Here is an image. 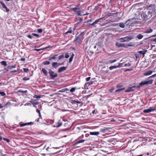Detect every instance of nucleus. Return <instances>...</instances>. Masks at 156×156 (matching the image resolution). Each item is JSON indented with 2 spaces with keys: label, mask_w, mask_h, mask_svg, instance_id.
Listing matches in <instances>:
<instances>
[{
  "label": "nucleus",
  "mask_w": 156,
  "mask_h": 156,
  "mask_svg": "<svg viewBox=\"0 0 156 156\" xmlns=\"http://www.w3.org/2000/svg\"><path fill=\"white\" fill-rule=\"evenodd\" d=\"M139 17L137 18L133 17L131 19H130L128 20L127 22L129 21H131L132 20L137 19L138 20H141L143 19L144 20H146L149 19L151 17V15H149L148 14V12H145L140 13L139 15Z\"/></svg>",
  "instance_id": "f257e3e1"
},
{
  "label": "nucleus",
  "mask_w": 156,
  "mask_h": 156,
  "mask_svg": "<svg viewBox=\"0 0 156 156\" xmlns=\"http://www.w3.org/2000/svg\"><path fill=\"white\" fill-rule=\"evenodd\" d=\"M84 34L83 32L81 33L80 35L75 37L74 41L79 43L84 38Z\"/></svg>",
  "instance_id": "f03ea898"
},
{
  "label": "nucleus",
  "mask_w": 156,
  "mask_h": 156,
  "mask_svg": "<svg viewBox=\"0 0 156 156\" xmlns=\"http://www.w3.org/2000/svg\"><path fill=\"white\" fill-rule=\"evenodd\" d=\"M147 12L148 14L151 15V17L152 15H155L156 13V7L154 6L151 7Z\"/></svg>",
  "instance_id": "7ed1b4c3"
},
{
  "label": "nucleus",
  "mask_w": 156,
  "mask_h": 156,
  "mask_svg": "<svg viewBox=\"0 0 156 156\" xmlns=\"http://www.w3.org/2000/svg\"><path fill=\"white\" fill-rule=\"evenodd\" d=\"M48 71L50 76L52 79H54L58 76V75L56 73H55L51 69H49Z\"/></svg>",
  "instance_id": "20e7f679"
},
{
  "label": "nucleus",
  "mask_w": 156,
  "mask_h": 156,
  "mask_svg": "<svg viewBox=\"0 0 156 156\" xmlns=\"http://www.w3.org/2000/svg\"><path fill=\"white\" fill-rule=\"evenodd\" d=\"M153 80H145L142 81L140 83V85H141L142 86L145 85H148L149 84H151L153 83Z\"/></svg>",
  "instance_id": "39448f33"
},
{
  "label": "nucleus",
  "mask_w": 156,
  "mask_h": 156,
  "mask_svg": "<svg viewBox=\"0 0 156 156\" xmlns=\"http://www.w3.org/2000/svg\"><path fill=\"white\" fill-rule=\"evenodd\" d=\"M155 110V109L152 107H150L148 109L144 110L143 112L145 113H148L152 112H154Z\"/></svg>",
  "instance_id": "423d86ee"
},
{
  "label": "nucleus",
  "mask_w": 156,
  "mask_h": 156,
  "mask_svg": "<svg viewBox=\"0 0 156 156\" xmlns=\"http://www.w3.org/2000/svg\"><path fill=\"white\" fill-rule=\"evenodd\" d=\"M72 9L74 12H77L78 16H81V10L79 8H75Z\"/></svg>",
  "instance_id": "0eeeda50"
},
{
  "label": "nucleus",
  "mask_w": 156,
  "mask_h": 156,
  "mask_svg": "<svg viewBox=\"0 0 156 156\" xmlns=\"http://www.w3.org/2000/svg\"><path fill=\"white\" fill-rule=\"evenodd\" d=\"M119 13H118V12L115 13H112L108 12H107L105 13V15H104V16H105H105H111L115 15Z\"/></svg>",
  "instance_id": "6e6552de"
},
{
  "label": "nucleus",
  "mask_w": 156,
  "mask_h": 156,
  "mask_svg": "<svg viewBox=\"0 0 156 156\" xmlns=\"http://www.w3.org/2000/svg\"><path fill=\"white\" fill-rule=\"evenodd\" d=\"M133 37L131 35H129L124 37V39H125V41H126V42L130 41L133 39Z\"/></svg>",
  "instance_id": "1a4fd4ad"
},
{
  "label": "nucleus",
  "mask_w": 156,
  "mask_h": 156,
  "mask_svg": "<svg viewBox=\"0 0 156 156\" xmlns=\"http://www.w3.org/2000/svg\"><path fill=\"white\" fill-rule=\"evenodd\" d=\"M63 63L60 64L57 62H53L52 64V67L55 68H56L58 66L60 65H63Z\"/></svg>",
  "instance_id": "9d476101"
},
{
  "label": "nucleus",
  "mask_w": 156,
  "mask_h": 156,
  "mask_svg": "<svg viewBox=\"0 0 156 156\" xmlns=\"http://www.w3.org/2000/svg\"><path fill=\"white\" fill-rule=\"evenodd\" d=\"M136 86H133L132 87L129 88L126 90V92H129L130 91H134L135 90V89L134 88Z\"/></svg>",
  "instance_id": "9b49d317"
},
{
  "label": "nucleus",
  "mask_w": 156,
  "mask_h": 156,
  "mask_svg": "<svg viewBox=\"0 0 156 156\" xmlns=\"http://www.w3.org/2000/svg\"><path fill=\"white\" fill-rule=\"evenodd\" d=\"M122 65L121 64L119 63V65L118 66H111L109 67V69L110 70H112V69H115L116 68L118 67H121Z\"/></svg>",
  "instance_id": "f8f14e48"
},
{
  "label": "nucleus",
  "mask_w": 156,
  "mask_h": 156,
  "mask_svg": "<svg viewBox=\"0 0 156 156\" xmlns=\"http://www.w3.org/2000/svg\"><path fill=\"white\" fill-rule=\"evenodd\" d=\"M66 67L64 66L60 68L58 70V72L60 73L62 72L63 71L66 70Z\"/></svg>",
  "instance_id": "ddd939ff"
},
{
  "label": "nucleus",
  "mask_w": 156,
  "mask_h": 156,
  "mask_svg": "<svg viewBox=\"0 0 156 156\" xmlns=\"http://www.w3.org/2000/svg\"><path fill=\"white\" fill-rule=\"evenodd\" d=\"M119 24V26L122 28H124L125 27V24L124 23H119V24L116 23V24H114V26H116L117 25Z\"/></svg>",
  "instance_id": "4468645a"
},
{
  "label": "nucleus",
  "mask_w": 156,
  "mask_h": 156,
  "mask_svg": "<svg viewBox=\"0 0 156 156\" xmlns=\"http://www.w3.org/2000/svg\"><path fill=\"white\" fill-rule=\"evenodd\" d=\"M33 124V123L31 122H28V123H22L20 124V126L22 127L24 126H26L27 125H31Z\"/></svg>",
  "instance_id": "2eb2a0df"
},
{
  "label": "nucleus",
  "mask_w": 156,
  "mask_h": 156,
  "mask_svg": "<svg viewBox=\"0 0 156 156\" xmlns=\"http://www.w3.org/2000/svg\"><path fill=\"white\" fill-rule=\"evenodd\" d=\"M147 50H145L144 51H137V53H139L140 55H143V57H144V55L145 53L147 52Z\"/></svg>",
  "instance_id": "dca6fc26"
},
{
  "label": "nucleus",
  "mask_w": 156,
  "mask_h": 156,
  "mask_svg": "<svg viewBox=\"0 0 156 156\" xmlns=\"http://www.w3.org/2000/svg\"><path fill=\"white\" fill-rule=\"evenodd\" d=\"M90 134L92 135L97 136L99 134V132H90Z\"/></svg>",
  "instance_id": "f3484780"
},
{
  "label": "nucleus",
  "mask_w": 156,
  "mask_h": 156,
  "mask_svg": "<svg viewBox=\"0 0 156 156\" xmlns=\"http://www.w3.org/2000/svg\"><path fill=\"white\" fill-rule=\"evenodd\" d=\"M109 129V128H104L101 129L100 131L102 133H105Z\"/></svg>",
  "instance_id": "a211bd4d"
},
{
  "label": "nucleus",
  "mask_w": 156,
  "mask_h": 156,
  "mask_svg": "<svg viewBox=\"0 0 156 156\" xmlns=\"http://www.w3.org/2000/svg\"><path fill=\"white\" fill-rule=\"evenodd\" d=\"M10 104L9 102H7L5 105H2L1 104H0V108H2L3 107H7V105H10Z\"/></svg>",
  "instance_id": "6ab92c4d"
},
{
  "label": "nucleus",
  "mask_w": 156,
  "mask_h": 156,
  "mask_svg": "<svg viewBox=\"0 0 156 156\" xmlns=\"http://www.w3.org/2000/svg\"><path fill=\"white\" fill-rule=\"evenodd\" d=\"M152 73L151 71H149L144 73V75L145 76H148L151 75Z\"/></svg>",
  "instance_id": "aec40b11"
},
{
  "label": "nucleus",
  "mask_w": 156,
  "mask_h": 156,
  "mask_svg": "<svg viewBox=\"0 0 156 156\" xmlns=\"http://www.w3.org/2000/svg\"><path fill=\"white\" fill-rule=\"evenodd\" d=\"M30 102L32 104L33 106L34 107H36V105H37L39 103L38 102H34V101H30Z\"/></svg>",
  "instance_id": "412c9836"
},
{
  "label": "nucleus",
  "mask_w": 156,
  "mask_h": 156,
  "mask_svg": "<svg viewBox=\"0 0 156 156\" xmlns=\"http://www.w3.org/2000/svg\"><path fill=\"white\" fill-rule=\"evenodd\" d=\"M152 30L150 28L146 30L144 32V33H150L152 32Z\"/></svg>",
  "instance_id": "4be33fe9"
},
{
  "label": "nucleus",
  "mask_w": 156,
  "mask_h": 156,
  "mask_svg": "<svg viewBox=\"0 0 156 156\" xmlns=\"http://www.w3.org/2000/svg\"><path fill=\"white\" fill-rule=\"evenodd\" d=\"M57 55H54L52 57H50L49 58V60L51 61L52 59H55Z\"/></svg>",
  "instance_id": "5701e85b"
},
{
  "label": "nucleus",
  "mask_w": 156,
  "mask_h": 156,
  "mask_svg": "<svg viewBox=\"0 0 156 156\" xmlns=\"http://www.w3.org/2000/svg\"><path fill=\"white\" fill-rule=\"evenodd\" d=\"M41 71L46 76H47V71L45 69L43 68L42 69Z\"/></svg>",
  "instance_id": "b1692460"
},
{
  "label": "nucleus",
  "mask_w": 156,
  "mask_h": 156,
  "mask_svg": "<svg viewBox=\"0 0 156 156\" xmlns=\"http://www.w3.org/2000/svg\"><path fill=\"white\" fill-rule=\"evenodd\" d=\"M85 140H80L78 141H77V142H76V143H75V145H77L78 144L80 143H83L85 141Z\"/></svg>",
  "instance_id": "393cba45"
},
{
  "label": "nucleus",
  "mask_w": 156,
  "mask_h": 156,
  "mask_svg": "<svg viewBox=\"0 0 156 156\" xmlns=\"http://www.w3.org/2000/svg\"><path fill=\"white\" fill-rule=\"evenodd\" d=\"M43 63L44 65H48L50 64V62L48 61H45L43 62Z\"/></svg>",
  "instance_id": "a878e982"
},
{
  "label": "nucleus",
  "mask_w": 156,
  "mask_h": 156,
  "mask_svg": "<svg viewBox=\"0 0 156 156\" xmlns=\"http://www.w3.org/2000/svg\"><path fill=\"white\" fill-rule=\"evenodd\" d=\"M105 18V16H103L102 17H101V18H100L99 19H98V20H95L96 22L97 23L98 22H101V20H102L103 18Z\"/></svg>",
  "instance_id": "bb28decb"
},
{
  "label": "nucleus",
  "mask_w": 156,
  "mask_h": 156,
  "mask_svg": "<svg viewBox=\"0 0 156 156\" xmlns=\"http://www.w3.org/2000/svg\"><path fill=\"white\" fill-rule=\"evenodd\" d=\"M143 37V35L140 34L137 35V36L136 37L138 38V39H141Z\"/></svg>",
  "instance_id": "cd10ccee"
},
{
  "label": "nucleus",
  "mask_w": 156,
  "mask_h": 156,
  "mask_svg": "<svg viewBox=\"0 0 156 156\" xmlns=\"http://www.w3.org/2000/svg\"><path fill=\"white\" fill-rule=\"evenodd\" d=\"M116 61H117V59H114L112 60H109V63H110L112 64L114 62H116Z\"/></svg>",
  "instance_id": "c85d7f7f"
},
{
  "label": "nucleus",
  "mask_w": 156,
  "mask_h": 156,
  "mask_svg": "<svg viewBox=\"0 0 156 156\" xmlns=\"http://www.w3.org/2000/svg\"><path fill=\"white\" fill-rule=\"evenodd\" d=\"M1 63L2 65L4 66H7L6 62L5 61H2L1 62Z\"/></svg>",
  "instance_id": "c756f323"
},
{
  "label": "nucleus",
  "mask_w": 156,
  "mask_h": 156,
  "mask_svg": "<svg viewBox=\"0 0 156 156\" xmlns=\"http://www.w3.org/2000/svg\"><path fill=\"white\" fill-rule=\"evenodd\" d=\"M3 8L5 9H3L4 11L6 12H8L9 11V9L6 7L5 5V7L3 6Z\"/></svg>",
  "instance_id": "7c9ffc66"
},
{
  "label": "nucleus",
  "mask_w": 156,
  "mask_h": 156,
  "mask_svg": "<svg viewBox=\"0 0 156 156\" xmlns=\"http://www.w3.org/2000/svg\"><path fill=\"white\" fill-rule=\"evenodd\" d=\"M57 125H56V127H58L62 125V123L59 122H58L57 123Z\"/></svg>",
  "instance_id": "2f4dec72"
},
{
  "label": "nucleus",
  "mask_w": 156,
  "mask_h": 156,
  "mask_svg": "<svg viewBox=\"0 0 156 156\" xmlns=\"http://www.w3.org/2000/svg\"><path fill=\"white\" fill-rule=\"evenodd\" d=\"M122 44L119 43H116V45L118 47H121Z\"/></svg>",
  "instance_id": "473e14b6"
},
{
  "label": "nucleus",
  "mask_w": 156,
  "mask_h": 156,
  "mask_svg": "<svg viewBox=\"0 0 156 156\" xmlns=\"http://www.w3.org/2000/svg\"><path fill=\"white\" fill-rule=\"evenodd\" d=\"M76 89V87H73L71 89L70 91L71 92H73L75 91Z\"/></svg>",
  "instance_id": "72a5a7b5"
},
{
  "label": "nucleus",
  "mask_w": 156,
  "mask_h": 156,
  "mask_svg": "<svg viewBox=\"0 0 156 156\" xmlns=\"http://www.w3.org/2000/svg\"><path fill=\"white\" fill-rule=\"evenodd\" d=\"M97 24V23L96 22V21H95L94 22H93V23L90 24L89 25L90 26H94L95 27H96V26L95 25V24Z\"/></svg>",
  "instance_id": "f704fd0d"
},
{
  "label": "nucleus",
  "mask_w": 156,
  "mask_h": 156,
  "mask_svg": "<svg viewBox=\"0 0 156 156\" xmlns=\"http://www.w3.org/2000/svg\"><path fill=\"white\" fill-rule=\"evenodd\" d=\"M71 103L72 104H76L77 103H80V102H79V101H75L73 100V101H72V102H71Z\"/></svg>",
  "instance_id": "c9c22d12"
},
{
  "label": "nucleus",
  "mask_w": 156,
  "mask_h": 156,
  "mask_svg": "<svg viewBox=\"0 0 156 156\" xmlns=\"http://www.w3.org/2000/svg\"><path fill=\"white\" fill-rule=\"evenodd\" d=\"M0 94H1V95L2 96H5L6 95L5 94L4 91L0 92Z\"/></svg>",
  "instance_id": "e433bc0d"
},
{
  "label": "nucleus",
  "mask_w": 156,
  "mask_h": 156,
  "mask_svg": "<svg viewBox=\"0 0 156 156\" xmlns=\"http://www.w3.org/2000/svg\"><path fill=\"white\" fill-rule=\"evenodd\" d=\"M18 92H22V93H26L27 92V90H25L23 91L21 90H19L18 91Z\"/></svg>",
  "instance_id": "4c0bfd02"
},
{
  "label": "nucleus",
  "mask_w": 156,
  "mask_h": 156,
  "mask_svg": "<svg viewBox=\"0 0 156 156\" xmlns=\"http://www.w3.org/2000/svg\"><path fill=\"white\" fill-rule=\"evenodd\" d=\"M72 30L71 29H69V30L67 31L66 33L65 34H67L68 33H72Z\"/></svg>",
  "instance_id": "58836bf2"
},
{
  "label": "nucleus",
  "mask_w": 156,
  "mask_h": 156,
  "mask_svg": "<svg viewBox=\"0 0 156 156\" xmlns=\"http://www.w3.org/2000/svg\"><path fill=\"white\" fill-rule=\"evenodd\" d=\"M32 35L33 36H35L37 37H39V36L38 34H36L32 33Z\"/></svg>",
  "instance_id": "ea45409f"
},
{
  "label": "nucleus",
  "mask_w": 156,
  "mask_h": 156,
  "mask_svg": "<svg viewBox=\"0 0 156 156\" xmlns=\"http://www.w3.org/2000/svg\"><path fill=\"white\" fill-rule=\"evenodd\" d=\"M64 57V55H60L58 57V59L59 60L62 59Z\"/></svg>",
  "instance_id": "a19ab883"
},
{
  "label": "nucleus",
  "mask_w": 156,
  "mask_h": 156,
  "mask_svg": "<svg viewBox=\"0 0 156 156\" xmlns=\"http://www.w3.org/2000/svg\"><path fill=\"white\" fill-rule=\"evenodd\" d=\"M41 95H35L34 96V98H41Z\"/></svg>",
  "instance_id": "79ce46f5"
},
{
  "label": "nucleus",
  "mask_w": 156,
  "mask_h": 156,
  "mask_svg": "<svg viewBox=\"0 0 156 156\" xmlns=\"http://www.w3.org/2000/svg\"><path fill=\"white\" fill-rule=\"evenodd\" d=\"M23 72H25L27 73L28 72V71H29V69L27 68H23Z\"/></svg>",
  "instance_id": "37998d69"
},
{
  "label": "nucleus",
  "mask_w": 156,
  "mask_h": 156,
  "mask_svg": "<svg viewBox=\"0 0 156 156\" xmlns=\"http://www.w3.org/2000/svg\"><path fill=\"white\" fill-rule=\"evenodd\" d=\"M130 64L129 63H127L125 64L124 65V66L126 67H129L130 66Z\"/></svg>",
  "instance_id": "c03bdc74"
},
{
  "label": "nucleus",
  "mask_w": 156,
  "mask_h": 156,
  "mask_svg": "<svg viewBox=\"0 0 156 156\" xmlns=\"http://www.w3.org/2000/svg\"><path fill=\"white\" fill-rule=\"evenodd\" d=\"M119 39L121 41V42H126V41H125V39H124V37L123 38H121Z\"/></svg>",
  "instance_id": "a18cd8bd"
},
{
  "label": "nucleus",
  "mask_w": 156,
  "mask_h": 156,
  "mask_svg": "<svg viewBox=\"0 0 156 156\" xmlns=\"http://www.w3.org/2000/svg\"><path fill=\"white\" fill-rule=\"evenodd\" d=\"M123 90V89H120L117 90H115V92H119L122 91Z\"/></svg>",
  "instance_id": "49530a36"
},
{
  "label": "nucleus",
  "mask_w": 156,
  "mask_h": 156,
  "mask_svg": "<svg viewBox=\"0 0 156 156\" xmlns=\"http://www.w3.org/2000/svg\"><path fill=\"white\" fill-rule=\"evenodd\" d=\"M36 112L38 113L39 116L40 117L41 115L40 111L39 110H38L37 109L36 110Z\"/></svg>",
  "instance_id": "de8ad7c7"
},
{
  "label": "nucleus",
  "mask_w": 156,
  "mask_h": 156,
  "mask_svg": "<svg viewBox=\"0 0 156 156\" xmlns=\"http://www.w3.org/2000/svg\"><path fill=\"white\" fill-rule=\"evenodd\" d=\"M43 30L41 29H39L38 30V32L39 33H41L42 32Z\"/></svg>",
  "instance_id": "09e8293b"
},
{
  "label": "nucleus",
  "mask_w": 156,
  "mask_h": 156,
  "mask_svg": "<svg viewBox=\"0 0 156 156\" xmlns=\"http://www.w3.org/2000/svg\"><path fill=\"white\" fill-rule=\"evenodd\" d=\"M73 58H72V57H70L69 58V63H70V62H72V61L73 60Z\"/></svg>",
  "instance_id": "8fccbe9b"
},
{
  "label": "nucleus",
  "mask_w": 156,
  "mask_h": 156,
  "mask_svg": "<svg viewBox=\"0 0 156 156\" xmlns=\"http://www.w3.org/2000/svg\"><path fill=\"white\" fill-rule=\"evenodd\" d=\"M3 139L5 140L7 142H9L10 141V140L7 138H4Z\"/></svg>",
  "instance_id": "3c124183"
},
{
  "label": "nucleus",
  "mask_w": 156,
  "mask_h": 156,
  "mask_svg": "<svg viewBox=\"0 0 156 156\" xmlns=\"http://www.w3.org/2000/svg\"><path fill=\"white\" fill-rule=\"evenodd\" d=\"M23 80H29V78L27 77H24L23 78Z\"/></svg>",
  "instance_id": "603ef678"
},
{
  "label": "nucleus",
  "mask_w": 156,
  "mask_h": 156,
  "mask_svg": "<svg viewBox=\"0 0 156 156\" xmlns=\"http://www.w3.org/2000/svg\"><path fill=\"white\" fill-rule=\"evenodd\" d=\"M32 36V35H27V37L30 39H32V38L33 37Z\"/></svg>",
  "instance_id": "864d4df0"
},
{
  "label": "nucleus",
  "mask_w": 156,
  "mask_h": 156,
  "mask_svg": "<svg viewBox=\"0 0 156 156\" xmlns=\"http://www.w3.org/2000/svg\"><path fill=\"white\" fill-rule=\"evenodd\" d=\"M59 92H65V88L62 89L59 91Z\"/></svg>",
  "instance_id": "5fc2aeb1"
},
{
  "label": "nucleus",
  "mask_w": 156,
  "mask_h": 156,
  "mask_svg": "<svg viewBox=\"0 0 156 156\" xmlns=\"http://www.w3.org/2000/svg\"><path fill=\"white\" fill-rule=\"evenodd\" d=\"M51 47H52L50 45H49L48 47H45L44 48H43V49H47V48H51Z\"/></svg>",
  "instance_id": "6e6d98bb"
},
{
  "label": "nucleus",
  "mask_w": 156,
  "mask_h": 156,
  "mask_svg": "<svg viewBox=\"0 0 156 156\" xmlns=\"http://www.w3.org/2000/svg\"><path fill=\"white\" fill-rule=\"evenodd\" d=\"M135 57L136 58H139V55H138L137 54H135Z\"/></svg>",
  "instance_id": "4d7b16f0"
},
{
  "label": "nucleus",
  "mask_w": 156,
  "mask_h": 156,
  "mask_svg": "<svg viewBox=\"0 0 156 156\" xmlns=\"http://www.w3.org/2000/svg\"><path fill=\"white\" fill-rule=\"evenodd\" d=\"M69 55H68V54H67V53L65 55V58H69Z\"/></svg>",
  "instance_id": "13d9d810"
},
{
  "label": "nucleus",
  "mask_w": 156,
  "mask_h": 156,
  "mask_svg": "<svg viewBox=\"0 0 156 156\" xmlns=\"http://www.w3.org/2000/svg\"><path fill=\"white\" fill-rule=\"evenodd\" d=\"M90 77H88L86 78V81H88L90 80Z\"/></svg>",
  "instance_id": "bf43d9fd"
},
{
  "label": "nucleus",
  "mask_w": 156,
  "mask_h": 156,
  "mask_svg": "<svg viewBox=\"0 0 156 156\" xmlns=\"http://www.w3.org/2000/svg\"><path fill=\"white\" fill-rule=\"evenodd\" d=\"M136 156H146V154L144 153L142 154L137 155H136Z\"/></svg>",
  "instance_id": "052dcab7"
},
{
  "label": "nucleus",
  "mask_w": 156,
  "mask_h": 156,
  "mask_svg": "<svg viewBox=\"0 0 156 156\" xmlns=\"http://www.w3.org/2000/svg\"><path fill=\"white\" fill-rule=\"evenodd\" d=\"M114 90V88L112 87L111 88V89L109 90V92H112Z\"/></svg>",
  "instance_id": "680f3d73"
},
{
  "label": "nucleus",
  "mask_w": 156,
  "mask_h": 156,
  "mask_svg": "<svg viewBox=\"0 0 156 156\" xmlns=\"http://www.w3.org/2000/svg\"><path fill=\"white\" fill-rule=\"evenodd\" d=\"M121 47H124V48H126L127 46L126 45H125V44H122Z\"/></svg>",
  "instance_id": "e2e57ef3"
},
{
  "label": "nucleus",
  "mask_w": 156,
  "mask_h": 156,
  "mask_svg": "<svg viewBox=\"0 0 156 156\" xmlns=\"http://www.w3.org/2000/svg\"><path fill=\"white\" fill-rule=\"evenodd\" d=\"M41 50H43V48L42 49H35V50H36V51H38Z\"/></svg>",
  "instance_id": "0e129e2a"
},
{
  "label": "nucleus",
  "mask_w": 156,
  "mask_h": 156,
  "mask_svg": "<svg viewBox=\"0 0 156 156\" xmlns=\"http://www.w3.org/2000/svg\"><path fill=\"white\" fill-rule=\"evenodd\" d=\"M0 3L2 5V7H3V6L5 7V5L3 2H1Z\"/></svg>",
  "instance_id": "69168bd1"
},
{
  "label": "nucleus",
  "mask_w": 156,
  "mask_h": 156,
  "mask_svg": "<svg viewBox=\"0 0 156 156\" xmlns=\"http://www.w3.org/2000/svg\"><path fill=\"white\" fill-rule=\"evenodd\" d=\"M141 86H142V85H140V83L136 87H137V88H140Z\"/></svg>",
  "instance_id": "338daca9"
},
{
  "label": "nucleus",
  "mask_w": 156,
  "mask_h": 156,
  "mask_svg": "<svg viewBox=\"0 0 156 156\" xmlns=\"http://www.w3.org/2000/svg\"><path fill=\"white\" fill-rule=\"evenodd\" d=\"M151 41L155 42L156 41V38L154 39H151Z\"/></svg>",
  "instance_id": "774afa93"
}]
</instances>
